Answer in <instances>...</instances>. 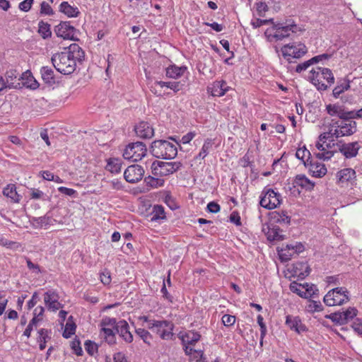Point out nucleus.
<instances>
[{
    "mask_svg": "<svg viewBox=\"0 0 362 362\" xmlns=\"http://www.w3.org/2000/svg\"><path fill=\"white\" fill-rule=\"evenodd\" d=\"M356 132V122L346 119H332L327 126V130L321 134L316 142L315 147L319 152L315 153V157L320 160L331 159L334 151V138L347 136Z\"/></svg>",
    "mask_w": 362,
    "mask_h": 362,
    "instance_id": "nucleus-1",
    "label": "nucleus"
},
{
    "mask_svg": "<svg viewBox=\"0 0 362 362\" xmlns=\"http://www.w3.org/2000/svg\"><path fill=\"white\" fill-rule=\"evenodd\" d=\"M85 57L83 49L77 44H71L62 52L54 54L52 62L56 70L61 74H72L76 68V63L81 62Z\"/></svg>",
    "mask_w": 362,
    "mask_h": 362,
    "instance_id": "nucleus-2",
    "label": "nucleus"
},
{
    "mask_svg": "<svg viewBox=\"0 0 362 362\" xmlns=\"http://www.w3.org/2000/svg\"><path fill=\"white\" fill-rule=\"evenodd\" d=\"M308 79L317 90H325L334 83V75L327 68L317 67L316 69H312Z\"/></svg>",
    "mask_w": 362,
    "mask_h": 362,
    "instance_id": "nucleus-3",
    "label": "nucleus"
},
{
    "mask_svg": "<svg viewBox=\"0 0 362 362\" xmlns=\"http://www.w3.org/2000/svg\"><path fill=\"white\" fill-rule=\"evenodd\" d=\"M151 152L158 158L173 159L177 154L175 144L165 140H156L151 146Z\"/></svg>",
    "mask_w": 362,
    "mask_h": 362,
    "instance_id": "nucleus-4",
    "label": "nucleus"
},
{
    "mask_svg": "<svg viewBox=\"0 0 362 362\" xmlns=\"http://www.w3.org/2000/svg\"><path fill=\"white\" fill-rule=\"evenodd\" d=\"M182 167L180 162H163L155 160L151 165V173L156 177H165L177 172Z\"/></svg>",
    "mask_w": 362,
    "mask_h": 362,
    "instance_id": "nucleus-5",
    "label": "nucleus"
},
{
    "mask_svg": "<svg viewBox=\"0 0 362 362\" xmlns=\"http://www.w3.org/2000/svg\"><path fill=\"white\" fill-rule=\"evenodd\" d=\"M281 202V196L279 192L271 188H264L259 201V204L262 207L272 210L279 206Z\"/></svg>",
    "mask_w": 362,
    "mask_h": 362,
    "instance_id": "nucleus-6",
    "label": "nucleus"
},
{
    "mask_svg": "<svg viewBox=\"0 0 362 362\" xmlns=\"http://www.w3.org/2000/svg\"><path fill=\"white\" fill-rule=\"evenodd\" d=\"M349 292L344 287H337L329 291L324 297L327 306L342 305L349 300Z\"/></svg>",
    "mask_w": 362,
    "mask_h": 362,
    "instance_id": "nucleus-7",
    "label": "nucleus"
},
{
    "mask_svg": "<svg viewBox=\"0 0 362 362\" xmlns=\"http://www.w3.org/2000/svg\"><path fill=\"white\" fill-rule=\"evenodd\" d=\"M147 153L146 146L141 141L128 144L124 150L123 157L133 162L141 160Z\"/></svg>",
    "mask_w": 362,
    "mask_h": 362,
    "instance_id": "nucleus-8",
    "label": "nucleus"
},
{
    "mask_svg": "<svg viewBox=\"0 0 362 362\" xmlns=\"http://www.w3.org/2000/svg\"><path fill=\"white\" fill-rule=\"evenodd\" d=\"M305 247L301 243H295L294 244L282 245L277 247L276 251L281 262H287L294 255L304 251Z\"/></svg>",
    "mask_w": 362,
    "mask_h": 362,
    "instance_id": "nucleus-9",
    "label": "nucleus"
},
{
    "mask_svg": "<svg viewBox=\"0 0 362 362\" xmlns=\"http://www.w3.org/2000/svg\"><path fill=\"white\" fill-rule=\"evenodd\" d=\"M281 53L289 62L292 58L299 59L307 53V47L303 43L293 42L285 45L281 47Z\"/></svg>",
    "mask_w": 362,
    "mask_h": 362,
    "instance_id": "nucleus-10",
    "label": "nucleus"
},
{
    "mask_svg": "<svg viewBox=\"0 0 362 362\" xmlns=\"http://www.w3.org/2000/svg\"><path fill=\"white\" fill-rule=\"evenodd\" d=\"M149 329L156 332L163 339H170L172 338L173 333V324L168 320H156L151 322Z\"/></svg>",
    "mask_w": 362,
    "mask_h": 362,
    "instance_id": "nucleus-11",
    "label": "nucleus"
},
{
    "mask_svg": "<svg viewBox=\"0 0 362 362\" xmlns=\"http://www.w3.org/2000/svg\"><path fill=\"white\" fill-rule=\"evenodd\" d=\"M289 288L293 293H296L298 296L304 298H308L313 296L315 291H317L315 288V286L313 284H309L308 283L299 284L296 281L291 283Z\"/></svg>",
    "mask_w": 362,
    "mask_h": 362,
    "instance_id": "nucleus-12",
    "label": "nucleus"
},
{
    "mask_svg": "<svg viewBox=\"0 0 362 362\" xmlns=\"http://www.w3.org/2000/svg\"><path fill=\"white\" fill-rule=\"evenodd\" d=\"M336 177L337 183L342 187L353 185L356 180V171L350 168L339 170Z\"/></svg>",
    "mask_w": 362,
    "mask_h": 362,
    "instance_id": "nucleus-13",
    "label": "nucleus"
},
{
    "mask_svg": "<svg viewBox=\"0 0 362 362\" xmlns=\"http://www.w3.org/2000/svg\"><path fill=\"white\" fill-rule=\"evenodd\" d=\"M144 169L139 165H132L124 172V177L129 183H136L141 180L144 175Z\"/></svg>",
    "mask_w": 362,
    "mask_h": 362,
    "instance_id": "nucleus-14",
    "label": "nucleus"
},
{
    "mask_svg": "<svg viewBox=\"0 0 362 362\" xmlns=\"http://www.w3.org/2000/svg\"><path fill=\"white\" fill-rule=\"evenodd\" d=\"M59 296L54 290H49L44 294V302L49 310L56 312L62 308L64 305L59 301Z\"/></svg>",
    "mask_w": 362,
    "mask_h": 362,
    "instance_id": "nucleus-15",
    "label": "nucleus"
},
{
    "mask_svg": "<svg viewBox=\"0 0 362 362\" xmlns=\"http://www.w3.org/2000/svg\"><path fill=\"white\" fill-rule=\"evenodd\" d=\"M18 85H19V87H16V89L25 88L35 90L39 87L38 82L34 78L32 73L28 70L23 73L18 78Z\"/></svg>",
    "mask_w": 362,
    "mask_h": 362,
    "instance_id": "nucleus-16",
    "label": "nucleus"
},
{
    "mask_svg": "<svg viewBox=\"0 0 362 362\" xmlns=\"http://www.w3.org/2000/svg\"><path fill=\"white\" fill-rule=\"evenodd\" d=\"M357 313L358 310L355 308L349 307L343 312L332 314L331 319L340 325H344L353 320Z\"/></svg>",
    "mask_w": 362,
    "mask_h": 362,
    "instance_id": "nucleus-17",
    "label": "nucleus"
},
{
    "mask_svg": "<svg viewBox=\"0 0 362 362\" xmlns=\"http://www.w3.org/2000/svg\"><path fill=\"white\" fill-rule=\"evenodd\" d=\"M288 271L294 277L304 279L310 274V269L307 262H296L288 268Z\"/></svg>",
    "mask_w": 362,
    "mask_h": 362,
    "instance_id": "nucleus-18",
    "label": "nucleus"
},
{
    "mask_svg": "<svg viewBox=\"0 0 362 362\" xmlns=\"http://www.w3.org/2000/svg\"><path fill=\"white\" fill-rule=\"evenodd\" d=\"M137 136L141 139H151L154 136V129L148 122L141 121L134 127Z\"/></svg>",
    "mask_w": 362,
    "mask_h": 362,
    "instance_id": "nucleus-19",
    "label": "nucleus"
},
{
    "mask_svg": "<svg viewBox=\"0 0 362 362\" xmlns=\"http://www.w3.org/2000/svg\"><path fill=\"white\" fill-rule=\"evenodd\" d=\"M54 31L58 37L64 39H73L76 33V29L70 25L69 22H61L55 26Z\"/></svg>",
    "mask_w": 362,
    "mask_h": 362,
    "instance_id": "nucleus-20",
    "label": "nucleus"
},
{
    "mask_svg": "<svg viewBox=\"0 0 362 362\" xmlns=\"http://www.w3.org/2000/svg\"><path fill=\"white\" fill-rule=\"evenodd\" d=\"M285 324L291 330L298 334L307 331L306 326L302 322L301 319L298 316L286 315Z\"/></svg>",
    "mask_w": 362,
    "mask_h": 362,
    "instance_id": "nucleus-21",
    "label": "nucleus"
},
{
    "mask_svg": "<svg viewBox=\"0 0 362 362\" xmlns=\"http://www.w3.org/2000/svg\"><path fill=\"white\" fill-rule=\"evenodd\" d=\"M361 146L359 142L354 141L346 144H343L339 147V151L346 158H352L358 155V151L361 149Z\"/></svg>",
    "mask_w": 362,
    "mask_h": 362,
    "instance_id": "nucleus-22",
    "label": "nucleus"
},
{
    "mask_svg": "<svg viewBox=\"0 0 362 362\" xmlns=\"http://www.w3.org/2000/svg\"><path fill=\"white\" fill-rule=\"evenodd\" d=\"M305 167L308 168L310 174L315 177H322L327 172L325 165L317 160H310Z\"/></svg>",
    "mask_w": 362,
    "mask_h": 362,
    "instance_id": "nucleus-23",
    "label": "nucleus"
},
{
    "mask_svg": "<svg viewBox=\"0 0 362 362\" xmlns=\"http://www.w3.org/2000/svg\"><path fill=\"white\" fill-rule=\"evenodd\" d=\"M117 332L126 342L131 343L133 341V335L129 331L128 323L125 320H120L117 325Z\"/></svg>",
    "mask_w": 362,
    "mask_h": 362,
    "instance_id": "nucleus-24",
    "label": "nucleus"
},
{
    "mask_svg": "<svg viewBox=\"0 0 362 362\" xmlns=\"http://www.w3.org/2000/svg\"><path fill=\"white\" fill-rule=\"evenodd\" d=\"M296 27L297 25L293 21L291 22V21H288L286 23L285 27H281V30L275 31L273 37L276 40H281L290 35V31L292 33L296 32L295 30Z\"/></svg>",
    "mask_w": 362,
    "mask_h": 362,
    "instance_id": "nucleus-25",
    "label": "nucleus"
},
{
    "mask_svg": "<svg viewBox=\"0 0 362 362\" xmlns=\"http://www.w3.org/2000/svg\"><path fill=\"white\" fill-rule=\"evenodd\" d=\"M293 187H300L305 190L311 191L314 188V183L312 182L305 175H298L293 180Z\"/></svg>",
    "mask_w": 362,
    "mask_h": 362,
    "instance_id": "nucleus-26",
    "label": "nucleus"
},
{
    "mask_svg": "<svg viewBox=\"0 0 362 362\" xmlns=\"http://www.w3.org/2000/svg\"><path fill=\"white\" fill-rule=\"evenodd\" d=\"M37 342L40 350H44L47 346V342L51 339L52 332L50 329L41 328L37 333Z\"/></svg>",
    "mask_w": 362,
    "mask_h": 362,
    "instance_id": "nucleus-27",
    "label": "nucleus"
},
{
    "mask_svg": "<svg viewBox=\"0 0 362 362\" xmlns=\"http://www.w3.org/2000/svg\"><path fill=\"white\" fill-rule=\"evenodd\" d=\"M122 160L117 158H109L106 160L105 170L112 174L121 172Z\"/></svg>",
    "mask_w": 362,
    "mask_h": 362,
    "instance_id": "nucleus-28",
    "label": "nucleus"
},
{
    "mask_svg": "<svg viewBox=\"0 0 362 362\" xmlns=\"http://www.w3.org/2000/svg\"><path fill=\"white\" fill-rule=\"evenodd\" d=\"M201 334L197 332L189 331L186 332L182 337V341L184 345V348L186 346H192L194 345L198 341L200 340Z\"/></svg>",
    "mask_w": 362,
    "mask_h": 362,
    "instance_id": "nucleus-29",
    "label": "nucleus"
},
{
    "mask_svg": "<svg viewBox=\"0 0 362 362\" xmlns=\"http://www.w3.org/2000/svg\"><path fill=\"white\" fill-rule=\"evenodd\" d=\"M3 194L9 198L13 203H18L21 200V196L17 193L16 187L14 184H8L3 189Z\"/></svg>",
    "mask_w": 362,
    "mask_h": 362,
    "instance_id": "nucleus-30",
    "label": "nucleus"
},
{
    "mask_svg": "<svg viewBox=\"0 0 362 362\" xmlns=\"http://www.w3.org/2000/svg\"><path fill=\"white\" fill-rule=\"evenodd\" d=\"M6 81H5L6 86L9 89H16V87H19L18 85V74L16 70L10 69L6 72L5 74Z\"/></svg>",
    "mask_w": 362,
    "mask_h": 362,
    "instance_id": "nucleus-31",
    "label": "nucleus"
},
{
    "mask_svg": "<svg viewBox=\"0 0 362 362\" xmlns=\"http://www.w3.org/2000/svg\"><path fill=\"white\" fill-rule=\"evenodd\" d=\"M282 230L279 227H268L266 235L269 241L282 240L284 239V235L282 234Z\"/></svg>",
    "mask_w": 362,
    "mask_h": 362,
    "instance_id": "nucleus-32",
    "label": "nucleus"
},
{
    "mask_svg": "<svg viewBox=\"0 0 362 362\" xmlns=\"http://www.w3.org/2000/svg\"><path fill=\"white\" fill-rule=\"evenodd\" d=\"M166 219L165 209L162 205L156 204L151 212V221H158Z\"/></svg>",
    "mask_w": 362,
    "mask_h": 362,
    "instance_id": "nucleus-33",
    "label": "nucleus"
},
{
    "mask_svg": "<svg viewBox=\"0 0 362 362\" xmlns=\"http://www.w3.org/2000/svg\"><path fill=\"white\" fill-rule=\"evenodd\" d=\"M187 70L186 66H177L176 65H171L166 68V76L168 78H177L182 76Z\"/></svg>",
    "mask_w": 362,
    "mask_h": 362,
    "instance_id": "nucleus-34",
    "label": "nucleus"
},
{
    "mask_svg": "<svg viewBox=\"0 0 362 362\" xmlns=\"http://www.w3.org/2000/svg\"><path fill=\"white\" fill-rule=\"evenodd\" d=\"M271 219L276 223L289 224L291 217L287 215L286 211H273L271 213Z\"/></svg>",
    "mask_w": 362,
    "mask_h": 362,
    "instance_id": "nucleus-35",
    "label": "nucleus"
},
{
    "mask_svg": "<svg viewBox=\"0 0 362 362\" xmlns=\"http://www.w3.org/2000/svg\"><path fill=\"white\" fill-rule=\"evenodd\" d=\"M144 183L149 189H156L163 187L165 185V180L160 177H155L154 176L148 175L144 178Z\"/></svg>",
    "mask_w": 362,
    "mask_h": 362,
    "instance_id": "nucleus-36",
    "label": "nucleus"
},
{
    "mask_svg": "<svg viewBox=\"0 0 362 362\" xmlns=\"http://www.w3.org/2000/svg\"><path fill=\"white\" fill-rule=\"evenodd\" d=\"M59 11L68 17H77L80 13L78 8L71 6L68 2L63 1L59 6Z\"/></svg>",
    "mask_w": 362,
    "mask_h": 362,
    "instance_id": "nucleus-37",
    "label": "nucleus"
},
{
    "mask_svg": "<svg viewBox=\"0 0 362 362\" xmlns=\"http://www.w3.org/2000/svg\"><path fill=\"white\" fill-rule=\"evenodd\" d=\"M100 335L109 344L115 343L116 339L113 328L100 327Z\"/></svg>",
    "mask_w": 362,
    "mask_h": 362,
    "instance_id": "nucleus-38",
    "label": "nucleus"
},
{
    "mask_svg": "<svg viewBox=\"0 0 362 362\" xmlns=\"http://www.w3.org/2000/svg\"><path fill=\"white\" fill-rule=\"evenodd\" d=\"M76 329V326L74 322L73 321V317L70 316L68 318V320L65 325L62 336L66 339L70 338L72 335L75 334Z\"/></svg>",
    "mask_w": 362,
    "mask_h": 362,
    "instance_id": "nucleus-39",
    "label": "nucleus"
},
{
    "mask_svg": "<svg viewBox=\"0 0 362 362\" xmlns=\"http://www.w3.org/2000/svg\"><path fill=\"white\" fill-rule=\"evenodd\" d=\"M296 156L298 159L300 160L305 166L310 161L311 154L310 152L303 146L297 149Z\"/></svg>",
    "mask_w": 362,
    "mask_h": 362,
    "instance_id": "nucleus-40",
    "label": "nucleus"
},
{
    "mask_svg": "<svg viewBox=\"0 0 362 362\" xmlns=\"http://www.w3.org/2000/svg\"><path fill=\"white\" fill-rule=\"evenodd\" d=\"M184 350L187 356L197 362L201 361L204 355L203 351L194 349L189 346H186Z\"/></svg>",
    "mask_w": 362,
    "mask_h": 362,
    "instance_id": "nucleus-41",
    "label": "nucleus"
},
{
    "mask_svg": "<svg viewBox=\"0 0 362 362\" xmlns=\"http://www.w3.org/2000/svg\"><path fill=\"white\" fill-rule=\"evenodd\" d=\"M42 78L45 83L54 82V71L48 66H43L40 69Z\"/></svg>",
    "mask_w": 362,
    "mask_h": 362,
    "instance_id": "nucleus-42",
    "label": "nucleus"
},
{
    "mask_svg": "<svg viewBox=\"0 0 362 362\" xmlns=\"http://www.w3.org/2000/svg\"><path fill=\"white\" fill-rule=\"evenodd\" d=\"M354 81H350L349 78H340L337 81V86L333 90H347L352 88Z\"/></svg>",
    "mask_w": 362,
    "mask_h": 362,
    "instance_id": "nucleus-43",
    "label": "nucleus"
},
{
    "mask_svg": "<svg viewBox=\"0 0 362 362\" xmlns=\"http://www.w3.org/2000/svg\"><path fill=\"white\" fill-rule=\"evenodd\" d=\"M327 110L328 114H329L332 116L337 115L339 117L340 119H342L344 117V113L343 112V110L339 105L329 104L327 105Z\"/></svg>",
    "mask_w": 362,
    "mask_h": 362,
    "instance_id": "nucleus-44",
    "label": "nucleus"
},
{
    "mask_svg": "<svg viewBox=\"0 0 362 362\" xmlns=\"http://www.w3.org/2000/svg\"><path fill=\"white\" fill-rule=\"evenodd\" d=\"M212 145L213 142L211 139H206L197 157L204 159L208 155Z\"/></svg>",
    "mask_w": 362,
    "mask_h": 362,
    "instance_id": "nucleus-45",
    "label": "nucleus"
},
{
    "mask_svg": "<svg viewBox=\"0 0 362 362\" xmlns=\"http://www.w3.org/2000/svg\"><path fill=\"white\" fill-rule=\"evenodd\" d=\"M38 32L43 38L50 37L52 35V32L50 30V25L47 23H45L43 21H40L39 23Z\"/></svg>",
    "mask_w": 362,
    "mask_h": 362,
    "instance_id": "nucleus-46",
    "label": "nucleus"
},
{
    "mask_svg": "<svg viewBox=\"0 0 362 362\" xmlns=\"http://www.w3.org/2000/svg\"><path fill=\"white\" fill-rule=\"evenodd\" d=\"M44 313H45L44 307H42V305L37 306L33 310V316L31 320L39 323L40 322L42 321V320H43Z\"/></svg>",
    "mask_w": 362,
    "mask_h": 362,
    "instance_id": "nucleus-47",
    "label": "nucleus"
},
{
    "mask_svg": "<svg viewBox=\"0 0 362 362\" xmlns=\"http://www.w3.org/2000/svg\"><path fill=\"white\" fill-rule=\"evenodd\" d=\"M136 333L145 343L150 344L152 337L148 331L143 328H138L136 329Z\"/></svg>",
    "mask_w": 362,
    "mask_h": 362,
    "instance_id": "nucleus-48",
    "label": "nucleus"
},
{
    "mask_svg": "<svg viewBox=\"0 0 362 362\" xmlns=\"http://www.w3.org/2000/svg\"><path fill=\"white\" fill-rule=\"evenodd\" d=\"M117 322L115 318H111L109 317H105L103 318L100 322V327H105L110 328H116L117 329Z\"/></svg>",
    "mask_w": 362,
    "mask_h": 362,
    "instance_id": "nucleus-49",
    "label": "nucleus"
},
{
    "mask_svg": "<svg viewBox=\"0 0 362 362\" xmlns=\"http://www.w3.org/2000/svg\"><path fill=\"white\" fill-rule=\"evenodd\" d=\"M307 310L310 313L320 312L322 310V304L319 301H310L306 308Z\"/></svg>",
    "mask_w": 362,
    "mask_h": 362,
    "instance_id": "nucleus-50",
    "label": "nucleus"
},
{
    "mask_svg": "<svg viewBox=\"0 0 362 362\" xmlns=\"http://www.w3.org/2000/svg\"><path fill=\"white\" fill-rule=\"evenodd\" d=\"M100 279L104 285H109L112 281L110 272L106 269H104L100 274Z\"/></svg>",
    "mask_w": 362,
    "mask_h": 362,
    "instance_id": "nucleus-51",
    "label": "nucleus"
},
{
    "mask_svg": "<svg viewBox=\"0 0 362 362\" xmlns=\"http://www.w3.org/2000/svg\"><path fill=\"white\" fill-rule=\"evenodd\" d=\"M257 320L259 326L260 327V337L262 341L267 334V326L264 324V318L261 315H257Z\"/></svg>",
    "mask_w": 362,
    "mask_h": 362,
    "instance_id": "nucleus-52",
    "label": "nucleus"
},
{
    "mask_svg": "<svg viewBox=\"0 0 362 362\" xmlns=\"http://www.w3.org/2000/svg\"><path fill=\"white\" fill-rule=\"evenodd\" d=\"M235 320L236 318L234 315L228 314L223 315L221 318L222 323L226 327L233 326L235 322Z\"/></svg>",
    "mask_w": 362,
    "mask_h": 362,
    "instance_id": "nucleus-53",
    "label": "nucleus"
},
{
    "mask_svg": "<svg viewBox=\"0 0 362 362\" xmlns=\"http://www.w3.org/2000/svg\"><path fill=\"white\" fill-rule=\"evenodd\" d=\"M37 322L31 320L23 332V336L26 337L27 338H30L32 332L33 331L34 328L37 327Z\"/></svg>",
    "mask_w": 362,
    "mask_h": 362,
    "instance_id": "nucleus-54",
    "label": "nucleus"
},
{
    "mask_svg": "<svg viewBox=\"0 0 362 362\" xmlns=\"http://www.w3.org/2000/svg\"><path fill=\"white\" fill-rule=\"evenodd\" d=\"M40 13L51 16L53 14V10L48 3L42 1L40 5Z\"/></svg>",
    "mask_w": 362,
    "mask_h": 362,
    "instance_id": "nucleus-55",
    "label": "nucleus"
},
{
    "mask_svg": "<svg viewBox=\"0 0 362 362\" xmlns=\"http://www.w3.org/2000/svg\"><path fill=\"white\" fill-rule=\"evenodd\" d=\"M34 0H24L19 4L18 8L21 11L28 12L30 10Z\"/></svg>",
    "mask_w": 362,
    "mask_h": 362,
    "instance_id": "nucleus-56",
    "label": "nucleus"
},
{
    "mask_svg": "<svg viewBox=\"0 0 362 362\" xmlns=\"http://www.w3.org/2000/svg\"><path fill=\"white\" fill-rule=\"evenodd\" d=\"M313 62L311 61V59H309L308 61H305L301 64H299L296 66V71L297 73H300L302 72L303 71H305L306 70L309 66H310L311 65H313Z\"/></svg>",
    "mask_w": 362,
    "mask_h": 362,
    "instance_id": "nucleus-57",
    "label": "nucleus"
},
{
    "mask_svg": "<svg viewBox=\"0 0 362 362\" xmlns=\"http://www.w3.org/2000/svg\"><path fill=\"white\" fill-rule=\"evenodd\" d=\"M110 187L114 190H120L123 188L122 182L118 179H113L108 182Z\"/></svg>",
    "mask_w": 362,
    "mask_h": 362,
    "instance_id": "nucleus-58",
    "label": "nucleus"
},
{
    "mask_svg": "<svg viewBox=\"0 0 362 362\" xmlns=\"http://www.w3.org/2000/svg\"><path fill=\"white\" fill-rule=\"evenodd\" d=\"M206 208H207L208 211H209L211 213H214V214H216V213L219 212L221 210L220 205L215 202H210L207 204Z\"/></svg>",
    "mask_w": 362,
    "mask_h": 362,
    "instance_id": "nucleus-59",
    "label": "nucleus"
},
{
    "mask_svg": "<svg viewBox=\"0 0 362 362\" xmlns=\"http://www.w3.org/2000/svg\"><path fill=\"white\" fill-rule=\"evenodd\" d=\"M58 191L64 194H66L69 197L74 196L77 194L76 191L71 188H68L66 187H58Z\"/></svg>",
    "mask_w": 362,
    "mask_h": 362,
    "instance_id": "nucleus-60",
    "label": "nucleus"
},
{
    "mask_svg": "<svg viewBox=\"0 0 362 362\" xmlns=\"http://www.w3.org/2000/svg\"><path fill=\"white\" fill-rule=\"evenodd\" d=\"M39 300L38 293L37 292H34L32 298L30 300H28L27 303V307L28 310L32 309L35 307V305L37 304V301Z\"/></svg>",
    "mask_w": 362,
    "mask_h": 362,
    "instance_id": "nucleus-61",
    "label": "nucleus"
},
{
    "mask_svg": "<svg viewBox=\"0 0 362 362\" xmlns=\"http://www.w3.org/2000/svg\"><path fill=\"white\" fill-rule=\"evenodd\" d=\"M44 196L43 192L39 189H31L30 198L33 199H40Z\"/></svg>",
    "mask_w": 362,
    "mask_h": 362,
    "instance_id": "nucleus-62",
    "label": "nucleus"
},
{
    "mask_svg": "<svg viewBox=\"0 0 362 362\" xmlns=\"http://www.w3.org/2000/svg\"><path fill=\"white\" fill-rule=\"evenodd\" d=\"M85 348L86 351L90 355H93L94 352L97 349L95 344L90 341H86Z\"/></svg>",
    "mask_w": 362,
    "mask_h": 362,
    "instance_id": "nucleus-63",
    "label": "nucleus"
},
{
    "mask_svg": "<svg viewBox=\"0 0 362 362\" xmlns=\"http://www.w3.org/2000/svg\"><path fill=\"white\" fill-rule=\"evenodd\" d=\"M354 330L360 335H362V321L356 320L352 325Z\"/></svg>",
    "mask_w": 362,
    "mask_h": 362,
    "instance_id": "nucleus-64",
    "label": "nucleus"
}]
</instances>
